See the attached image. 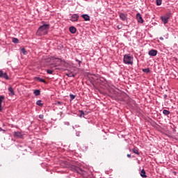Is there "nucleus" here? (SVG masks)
<instances>
[{
    "label": "nucleus",
    "mask_w": 178,
    "mask_h": 178,
    "mask_svg": "<svg viewBox=\"0 0 178 178\" xmlns=\"http://www.w3.org/2000/svg\"><path fill=\"white\" fill-rule=\"evenodd\" d=\"M49 30V24H44L39 27L36 34L39 36L41 35H47L48 34V31Z\"/></svg>",
    "instance_id": "obj_1"
},
{
    "label": "nucleus",
    "mask_w": 178,
    "mask_h": 178,
    "mask_svg": "<svg viewBox=\"0 0 178 178\" xmlns=\"http://www.w3.org/2000/svg\"><path fill=\"white\" fill-rule=\"evenodd\" d=\"M124 63L126 65H133V56L126 54L124 56Z\"/></svg>",
    "instance_id": "obj_2"
},
{
    "label": "nucleus",
    "mask_w": 178,
    "mask_h": 178,
    "mask_svg": "<svg viewBox=\"0 0 178 178\" xmlns=\"http://www.w3.org/2000/svg\"><path fill=\"white\" fill-rule=\"evenodd\" d=\"M0 78L9 80V76H8V74L6 72H3L2 70H0Z\"/></svg>",
    "instance_id": "obj_3"
},
{
    "label": "nucleus",
    "mask_w": 178,
    "mask_h": 178,
    "mask_svg": "<svg viewBox=\"0 0 178 178\" xmlns=\"http://www.w3.org/2000/svg\"><path fill=\"white\" fill-rule=\"evenodd\" d=\"M76 172H77V173H79V175H81V176H83V177H87V172H86L80 168H77Z\"/></svg>",
    "instance_id": "obj_4"
},
{
    "label": "nucleus",
    "mask_w": 178,
    "mask_h": 178,
    "mask_svg": "<svg viewBox=\"0 0 178 178\" xmlns=\"http://www.w3.org/2000/svg\"><path fill=\"white\" fill-rule=\"evenodd\" d=\"M148 54L149 56H156V55H158V51L155 49H151L149 51Z\"/></svg>",
    "instance_id": "obj_5"
},
{
    "label": "nucleus",
    "mask_w": 178,
    "mask_h": 178,
    "mask_svg": "<svg viewBox=\"0 0 178 178\" xmlns=\"http://www.w3.org/2000/svg\"><path fill=\"white\" fill-rule=\"evenodd\" d=\"M136 19L138 23H141V24L144 23V19H143V17L141 16V14L140 13L136 14Z\"/></svg>",
    "instance_id": "obj_6"
},
{
    "label": "nucleus",
    "mask_w": 178,
    "mask_h": 178,
    "mask_svg": "<svg viewBox=\"0 0 178 178\" xmlns=\"http://www.w3.org/2000/svg\"><path fill=\"white\" fill-rule=\"evenodd\" d=\"M70 20L71 22H77L79 20V15L77 14L72 15Z\"/></svg>",
    "instance_id": "obj_7"
},
{
    "label": "nucleus",
    "mask_w": 178,
    "mask_h": 178,
    "mask_svg": "<svg viewBox=\"0 0 178 178\" xmlns=\"http://www.w3.org/2000/svg\"><path fill=\"white\" fill-rule=\"evenodd\" d=\"M120 18L121 19V20H127V14L124 13H120Z\"/></svg>",
    "instance_id": "obj_8"
},
{
    "label": "nucleus",
    "mask_w": 178,
    "mask_h": 178,
    "mask_svg": "<svg viewBox=\"0 0 178 178\" xmlns=\"http://www.w3.org/2000/svg\"><path fill=\"white\" fill-rule=\"evenodd\" d=\"M81 17L84 19L85 22H90V17L87 14H84L81 15Z\"/></svg>",
    "instance_id": "obj_9"
},
{
    "label": "nucleus",
    "mask_w": 178,
    "mask_h": 178,
    "mask_svg": "<svg viewBox=\"0 0 178 178\" xmlns=\"http://www.w3.org/2000/svg\"><path fill=\"white\" fill-rule=\"evenodd\" d=\"M161 20L164 24H166L169 22V17H161Z\"/></svg>",
    "instance_id": "obj_10"
},
{
    "label": "nucleus",
    "mask_w": 178,
    "mask_h": 178,
    "mask_svg": "<svg viewBox=\"0 0 178 178\" xmlns=\"http://www.w3.org/2000/svg\"><path fill=\"white\" fill-rule=\"evenodd\" d=\"M14 137H16L17 138H22L23 135H22V133L20 132H14Z\"/></svg>",
    "instance_id": "obj_11"
},
{
    "label": "nucleus",
    "mask_w": 178,
    "mask_h": 178,
    "mask_svg": "<svg viewBox=\"0 0 178 178\" xmlns=\"http://www.w3.org/2000/svg\"><path fill=\"white\" fill-rule=\"evenodd\" d=\"M70 31L72 33V34H76V31H77V29L74 26L70 27Z\"/></svg>",
    "instance_id": "obj_12"
},
{
    "label": "nucleus",
    "mask_w": 178,
    "mask_h": 178,
    "mask_svg": "<svg viewBox=\"0 0 178 178\" xmlns=\"http://www.w3.org/2000/svg\"><path fill=\"white\" fill-rule=\"evenodd\" d=\"M5 99V96L0 97V112H2V100Z\"/></svg>",
    "instance_id": "obj_13"
},
{
    "label": "nucleus",
    "mask_w": 178,
    "mask_h": 178,
    "mask_svg": "<svg viewBox=\"0 0 178 178\" xmlns=\"http://www.w3.org/2000/svg\"><path fill=\"white\" fill-rule=\"evenodd\" d=\"M140 176L143 178H147V175L145 173V170L144 169H143L140 172Z\"/></svg>",
    "instance_id": "obj_14"
},
{
    "label": "nucleus",
    "mask_w": 178,
    "mask_h": 178,
    "mask_svg": "<svg viewBox=\"0 0 178 178\" xmlns=\"http://www.w3.org/2000/svg\"><path fill=\"white\" fill-rule=\"evenodd\" d=\"M66 76H67V77H75L76 76V74H73V72H68L67 74H65Z\"/></svg>",
    "instance_id": "obj_15"
},
{
    "label": "nucleus",
    "mask_w": 178,
    "mask_h": 178,
    "mask_svg": "<svg viewBox=\"0 0 178 178\" xmlns=\"http://www.w3.org/2000/svg\"><path fill=\"white\" fill-rule=\"evenodd\" d=\"M8 91L10 92V95L13 97V95H15V90L12 88V87H10L8 88Z\"/></svg>",
    "instance_id": "obj_16"
},
{
    "label": "nucleus",
    "mask_w": 178,
    "mask_h": 178,
    "mask_svg": "<svg viewBox=\"0 0 178 178\" xmlns=\"http://www.w3.org/2000/svg\"><path fill=\"white\" fill-rule=\"evenodd\" d=\"M12 41L14 42V44H19V39L16 38H13Z\"/></svg>",
    "instance_id": "obj_17"
},
{
    "label": "nucleus",
    "mask_w": 178,
    "mask_h": 178,
    "mask_svg": "<svg viewBox=\"0 0 178 178\" xmlns=\"http://www.w3.org/2000/svg\"><path fill=\"white\" fill-rule=\"evenodd\" d=\"M163 115H165V116H168V115H170V111H169L168 110H163Z\"/></svg>",
    "instance_id": "obj_18"
},
{
    "label": "nucleus",
    "mask_w": 178,
    "mask_h": 178,
    "mask_svg": "<svg viewBox=\"0 0 178 178\" xmlns=\"http://www.w3.org/2000/svg\"><path fill=\"white\" fill-rule=\"evenodd\" d=\"M36 105H38V106H42L43 104H42V101L41 100H38L36 102Z\"/></svg>",
    "instance_id": "obj_19"
},
{
    "label": "nucleus",
    "mask_w": 178,
    "mask_h": 178,
    "mask_svg": "<svg viewBox=\"0 0 178 178\" xmlns=\"http://www.w3.org/2000/svg\"><path fill=\"white\" fill-rule=\"evenodd\" d=\"M21 51H22V53L24 55H27V51H26V49L22 48V49H21Z\"/></svg>",
    "instance_id": "obj_20"
},
{
    "label": "nucleus",
    "mask_w": 178,
    "mask_h": 178,
    "mask_svg": "<svg viewBox=\"0 0 178 178\" xmlns=\"http://www.w3.org/2000/svg\"><path fill=\"white\" fill-rule=\"evenodd\" d=\"M34 94H35V95H36V96L40 95V90H35V91H34Z\"/></svg>",
    "instance_id": "obj_21"
},
{
    "label": "nucleus",
    "mask_w": 178,
    "mask_h": 178,
    "mask_svg": "<svg viewBox=\"0 0 178 178\" xmlns=\"http://www.w3.org/2000/svg\"><path fill=\"white\" fill-rule=\"evenodd\" d=\"M156 5L157 6H160V5H162V0H156Z\"/></svg>",
    "instance_id": "obj_22"
},
{
    "label": "nucleus",
    "mask_w": 178,
    "mask_h": 178,
    "mask_svg": "<svg viewBox=\"0 0 178 178\" xmlns=\"http://www.w3.org/2000/svg\"><path fill=\"white\" fill-rule=\"evenodd\" d=\"M38 80L40 81V83H47V81L44 79L38 78Z\"/></svg>",
    "instance_id": "obj_23"
},
{
    "label": "nucleus",
    "mask_w": 178,
    "mask_h": 178,
    "mask_svg": "<svg viewBox=\"0 0 178 178\" xmlns=\"http://www.w3.org/2000/svg\"><path fill=\"white\" fill-rule=\"evenodd\" d=\"M134 154H137V155H139L138 149L136 148L133 149Z\"/></svg>",
    "instance_id": "obj_24"
},
{
    "label": "nucleus",
    "mask_w": 178,
    "mask_h": 178,
    "mask_svg": "<svg viewBox=\"0 0 178 178\" xmlns=\"http://www.w3.org/2000/svg\"><path fill=\"white\" fill-rule=\"evenodd\" d=\"M47 73L48 74H53L54 70H47Z\"/></svg>",
    "instance_id": "obj_25"
},
{
    "label": "nucleus",
    "mask_w": 178,
    "mask_h": 178,
    "mask_svg": "<svg viewBox=\"0 0 178 178\" xmlns=\"http://www.w3.org/2000/svg\"><path fill=\"white\" fill-rule=\"evenodd\" d=\"M143 72H144L145 73H149V68L144 69V70H143Z\"/></svg>",
    "instance_id": "obj_26"
},
{
    "label": "nucleus",
    "mask_w": 178,
    "mask_h": 178,
    "mask_svg": "<svg viewBox=\"0 0 178 178\" xmlns=\"http://www.w3.org/2000/svg\"><path fill=\"white\" fill-rule=\"evenodd\" d=\"M70 97L71 99H74V98H76V95H70Z\"/></svg>",
    "instance_id": "obj_27"
},
{
    "label": "nucleus",
    "mask_w": 178,
    "mask_h": 178,
    "mask_svg": "<svg viewBox=\"0 0 178 178\" xmlns=\"http://www.w3.org/2000/svg\"><path fill=\"white\" fill-rule=\"evenodd\" d=\"M62 102H57L56 103V105H62Z\"/></svg>",
    "instance_id": "obj_28"
},
{
    "label": "nucleus",
    "mask_w": 178,
    "mask_h": 178,
    "mask_svg": "<svg viewBox=\"0 0 178 178\" xmlns=\"http://www.w3.org/2000/svg\"><path fill=\"white\" fill-rule=\"evenodd\" d=\"M117 29H118V30H120L122 29V26L118 25L117 26Z\"/></svg>",
    "instance_id": "obj_29"
},
{
    "label": "nucleus",
    "mask_w": 178,
    "mask_h": 178,
    "mask_svg": "<svg viewBox=\"0 0 178 178\" xmlns=\"http://www.w3.org/2000/svg\"><path fill=\"white\" fill-rule=\"evenodd\" d=\"M39 118L40 119H44V115H40Z\"/></svg>",
    "instance_id": "obj_30"
},
{
    "label": "nucleus",
    "mask_w": 178,
    "mask_h": 178,
    "mask_svg": "<svg viewBox=\"0 0 178 178\" xmlns=\"http://www.w3.org/2000/svg\"><path fill=\"white\" fill-rule=\"evenodd\" d=\"M127 156L128 158H131V154H127Z\"/></svg>",
    "instance_id": "obj_31"
},
{
    "label": "nucleus",
    "mask_w": 178,
    "mask_h": 178,
    "mask_svg": "<svg viewBox=\"0 0 178 178\" xmlns=\"http://www.w3.org/2000/svg\"><path fill=\"white\" fill-rule=\"evenodd\" d=\"M163 97H164L165 99L168 98V95H164Z\"/></svg>",
    "instance_id": "obj_32"
},
{
    "label": "nucleus",
    "mask_w": 178,
    "mask_h": 178,
    "mask_svg": "<svg viewBox=\"0 0 178 178\" xmlns=\"http://www.w3.org/2000/svg\"><path fill=\"white\" fill-rule=\"evenodd\" d=\"M83 115H84V112L81 111V116H83Z\"/></svg>",
    "instance_id": "obj_33"
},
{
    "label": "nucleus",
    "mask_w": 178,
    "mask_h": 178,
    "mask_svg": "<svg viewBox=\"0 0 178 178\" xmlns=\"http://www.w3.org/2000/svg\"><path fill=\"white\" fill-rule=\"evenodd\" d=\"M76 62H79V65H80V60H76Z\"/></svg>",
    "instance_id": "obj_34"
},
{
    "label": "nucleus",
    "mask_w": 178,
    "mask_h": 178,
    "mask_svg": "<svg viewBox=\"0 0 178 178\" xmlns=\"http://www.w3.org/2000/svg\"><path fill=\"white\" fill-rule=\"evenodd\" d=\"M0 131H2V128L0 127Z\"/></svg>",
    "instance_id": "obj_35"
}]
</instances>
